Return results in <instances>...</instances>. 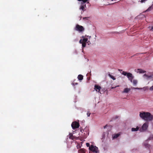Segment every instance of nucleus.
I'll list each match as a JSON object with an SVG mask.
<instances>
[{
    "label": "nucleus",
    "mask_w": 153,
    "mask_h": 153,
    "mask_svg": "<svg viewBox=\"0 0 153 153\" xmlns=\"http://www.w3.org/2000/svg\"><path fill=\"white\" fill-rule=\"evenodd\" d=\"M150 90H153V85L150 87Z\"/></svg>",
    "instance_id": "obj_27"
},
{
    "label": "nucleus",
    "mask_w": 153,
    "mask_h": 153,
    "mask_svg": "<svg viewBox=\"0 0 153 153\" xmlns=\"http://www.w3.org/2000/svg\"><path fill=\"white\" fill-rule=\"evenodd\" d=\"M81 5L80 7V9H81L83 11H85V8L86 7V5L85 4H81Z\"/></svg>",
    "instance_id": "obj_9"
},
{
    "label": "nucleus",
    "mask_w": 153,
    "mask_h": 153,
    "mask_svg": "<svg viewBox=\"0 0 153 153\" xmlns=\"http://www.w3.org/2000/svg\"><path fill=\"white\" fill-rule=\"evenodd\" d=\"M133 89H143V88H134V87H133Z\"/></svg>",
    "instance_id": "obj_22"
},
{
    "label": "nucleus",
    "mask_w": 153,
    "mask_h": 153,
    "mask_svg": "<svg viewBox=\"0 0 153 153\" xmlns=\"http://www.w3.org/2000/svg\"><path fill=\"white\" fill-rule=\"evenodd\" d=\"M122 74L124 76H127L129 80H130L131 82H132L134 85H136L137 84V80L134 79L132 81V79L134 78V76L131 73H127L125 71H123Z\"/></svg>",
    "instance_id": "obj_2"
},
{
    "label": "nucleus",
    "mask_w": 153,
    "mask_h": 153,
    "mask_svg": "<svg viewBox=\"0 0 153 153\" xmlns=\"http://www.w3.org/2000/svg\"><path fill=\"white\" fill-rule=\"evenodd\" d=\"M88 36H87L86 35H85V37L84 36H82V38H83V42L86 43L88 40V39L87 38V37H88Z\"/></svg>",
    "instance_id": "obj_11"
},
{
    "label": "nucleus",
    "mask_w": 153,
    "mask_h": 153,
    "mask_svg": "<svg viewBox=\"0 0 153 153\" xmlns=\"http://www.w3.org/2000/svg\"><path fill=\"white\" fill-rule=\"evenodd\" d=\"M101 88V87L98 85L96 84L94 85V89L96 91L100 93H101V92H100V91Z\"/></svg>",
    "instance_id": "obj_7"
},
{
    "label": "nucleus",
    "mask_w": 153,
    "mask_h": 153,
    "mask_svg": "<svg viewBox=\"0 0 153 153\" xmlns=\"http://www.w3.org/2000/svg\"><path fill=\"white\" fill-rule=\"evenodd\" d=\"M118 71H123V70H121V69H118Z\"/></svg>",
    "instance_id": "obj_30"
},
{
    "label": "nucleus",
    "mask_w": 153,
    "mask_h": 153,
    "mask_svg": "<svg viewBox=\"0 0 153 153\" xmlns=\"http://www.w3.org/2000/svg\"><path fill=\"white\" fill-rule=\"evenodd\" d=\"M86 146H87V147H89V148H90V147L91 146H90V144H89V143H86Z\"/></svg>",
    "instance_id": "obj_24"
},
{
    "label": "nucleus",
    "mask_w": 153,
    "mask_h": 153,
    "mask_svg": "<svg viewBox=\"0 0 153 153\" xmlns=\"http://www.w3.org/2000/svg\"><path fill=\"white\" fill-rule=\"evenodd\" d=\"M82 45L83 48L85 47L86 45V43L83 42L82 44Z\"/></svg>",
    "instance_id": "obj_19"
},
{
    "label": "nucleus",
    "mask_w": 153,
    "mask_h": 153,
    "mask_svg": "<svg viewBox=\"0 0 153 153\" xmlns=\"http://www.w3.org/2000/svg\"><path fill=\"white\" fill-rule=\"evenodd\" d=\"M89 18V17H83V19L88 20Z\"/></svg>",
    "instance_id": "obj_23"
},
{
    "label": "nucleus",
    "mask_w": 153,
    "mask_h": 153,
    "mask_svg": "<svg viewBox=\"0 0 153 153\" xmlns=\"http://www.w3.org/2000/svg\"><path fill=\"white\" fill-rule=\"evenodd\" d=\"M69 135V138L73 140H74L76 138V137L73 136V134L72 133H70Z\"/></svg>",
    "instance_id": "obj_10"
},
{
    "label": "nucleus",
    "mask_w": 153,
    "mask_h": 153,
    "mask_svg": "<svg viewBox=\"0 0 153 153\" xmlns=\"http://www.w3.org/2000/svg\"><path fill=\"white\" fill-rule=\"evenodd\" d=\"M151 30L153 31V25L151 27Z\"/></svg>",
    "instance_id": "obj_29"
},
{
    "label": "nucleus",
    "mask_w": 153,
    "mask_h": 153,
    "mask_svg": "<svg viewBox=\"0 0 153 153\" xmlns=\"http://www.w3.org/2000/svg\"><path fill=\"white\" fill-rule=\"evenodd\" d=\"M130 90L129 88H126L124 89V91H123V93H127Z\"/></svg>",
    "instance_id": "obj_12"
},
{
    "label": "nucleus",
    "mask_w": 153,
    "mask_h": 153,
    "mask_svg": "<svg viewBox=\"0 0 153 153\" xmlns=\"http://www.w3.org/2000/svg\"><path fill=\"white\" fill-rule=\"evenodd\" d=\"M143 76L145 77L147 79H149L152 77L151 76H149L146 75V74H144Z\"/></svg>",
    "instance_id": "obj_17"
},
{
    "label": "nucleus",
    "mask_w": 153,
    "mask_h": 153,
    "mask_svg": "<svg viewBox=\"0 0 153 153\" xmlns=\"http://www.w3.org/2000/svg\"><path fill=\"white\" fill-rule=\"evenodd\" d=\"M74 85H77L78 84V83H75V82H74L73 84Z\"/></svg>",
    "instance_id": "obj_28"
},
{
    "label": "nucleus",
    "mask_w": 153,
    "mask_h": 153,
    "mask_svg": "<svg viewBox=\"0 0 153 153\" xmlns=\"http://www.w3.org/2000/svg\"><path fill=\"white\" fill-rule=\"evenodd\" d=\"M79 126V123L76 121L73 122L71 124V126L74 130L78 128Z\"/></svg>",
    "instance_id": "obj_5"
},
{
    "label": "nucleus",
    "mask_w": 153,
    "mask_h": 153,
    "mask_svg": "<svg viewBox=\"0 0 153 153\" xmlns=\"http://www.w3.org/2000/svg\"><path fill=\"white\" fill-rule=\"evenodd\" d=\"M152 8V7H150L148 8L146 10V11H148L150 10Z\"/></svg>",
    "instance_id": "obj_20"
},
{
    "label": "nucleus",
    "mask_w": 153,
    "mask_h": 153,
    "mask_svg": "<svg viewBox=\"0 0 153 153\" xmlns=\"http://www.w3.org/2000/svg\"><path fill=\"white\" fill-rule=\"evenodd\" d=\"M108 75L113 80H115L116 79V78L114 77L111 75L110 74H108Z\"/></svg>",
    "instance_id": "obj_18"
},
{
    "label": "nucleus",
    "mask_w": 153,
    "mask_h": 153,
    "mask_svg": "<svg viewBox=\"0 0 153 153\" xmlns=\"http://www.w3.org/2000/svg\"><path fill=\"white\" fill-rule=\"evenodd\" d=\"M135 71L137 73H139L140 74L144 73L146 72L145 71H144L141 69H138L135 70Z\"/></svg>",
    "instance_id": "obj_8"
},
{
    "label": "nucleus",
    "mask_w": 153,
    "mask_h": 153,
    "mask_svg": "<svg viewBox=\"0 0 153 153\" xmlns=\"http://www.w3.org/2000/svg\"><path fill=\"white\" fill-rule=\"evenodd\" d=\"M79 43L81 44H82V43L83 42V39H80L79 41Z\"/></svg>",
    "instance_id": "obj_25"
},
{
    "label": "nucleus",
    "mask_w": 153,
    "mask_h": 153,
    "mask_svg": "<svg viewBox=\"0 0 153 153\" xmlns=\"http://www.w3.org/2000/svg\"><path fill=\"white\" fill-rule=\"evenodd\" d=\"M149 123L148 122H145L142 126V128L143 130L144 131L146 130L148 127Z\"/></svg>",
    "instance_id": "obj_6"
},
{
    "label": "nucleus",
    "mask_w": 153,
    "mask_h": 153,
    "mask_svg": "<svg viewBox=\"0 0 153 153\" xmlns=\"http://www.w3.org/2000/svg\"><path fill=\"white\" fill-rule=\"evenodd\" d=\"M79 1H81V4H85L88 0H77Z\"/></svg>",
    "instance_id": "obj_15"
},
{
    "label": "nucleus",
    "mask_w": 153,
    "mask_h": 153,
    "mask_svg": "<svg viewBox=\"0 0 153 153\" xmlns=\"http://www.w3.org/2000/svg\"><path fill=\"white\" fill-rule=\"evenodd\" d=\"M139 127L137 126L136 128H131V131H137L139 129Z\"/></svg>",
    "instance_id": "obj_16"
},
{
    "label": "nucleus",
    "mask_w": 153,
    "mask_h": 153,
    "mask_svg": "<svg viewBox=\"0 0 153 153\" xmlns=\"http://www.w3.org/2000/svg\"><path fill=\"white\" fill-rule=\"evenodd\" d=\"M115 88L114 87H112V88H112V89H113V88Z\"/></svg>",
    "instance_id": "obj_34"
},
{
    "label": "nucleus",
    "mask_w": 153,
    "mask_h": 153,
    "mask_svg": "<svg viewBox=\"0 0 153 153\" xmlns=\"http://www.w3.org/2000/svg\"><path fill=\"white\" fill-rule=\"evenodd\" d=\"M118 117L117 116H116V119L117 118H118Z\"/></svg>",
    "instance_id": "obj_33"
},
{
    "label": "nucleus",
    "mask_w": 153,
    "mask_h": 153,
    "mask_svg": "<svg viewBox=\"0 0 153 153\" xmlns=\"http://www.w3.org/2000/svg\"><path fill=\"white\" fill-rule=\"evenodd\" d=\"M91 114V113L89 111H88L87 112V114L88 117L90 116V115Z\"/></svg>",
    "instance_id": "obj_21"
},
{
    "label": "nucleus",
    "mask_w": 153,
    "mask_h": 153,
    "mask_svg": "<svg viewBox=\"0 0 153 153\" xmlns=\"http://www.w3.org/2000/svg\"><path fill=\"white\" fill-rule=\"evenodd\" d=\"M89 37V39H90L91 38V36H88Z\"/></svg>",
    "instance_id": "obj_32"
},
{
    "label": "nucleus",
    "mask_w": 153,
    "mask_h": 153,
    "mask_svg": "<svg viewBox=\"0 0 153 153\" xmlns=\"http://www.w3.org/2000/svg\"><path fill=\"white\" fill-rule=\"evenodd\" d=\"M145 146L146 147H149V145L148 144H145Z\"/></svg>",
    "instance_id": "obj_26"
},
{
    "label": "nucleus",
    "mask_w": 153,
    "mask_h": 153,
    "mask_svg": "<svg viewBox=\"0 0 153 153\" xmlns=\"http://www.w3.org/2000/svg\"><path fill=\"white\" fill-rule=\"evenodd\" d=\"M106 126H107V125H106V126H105L104 127V128H106Z\"/></svg>",
    "instance_id": "obj_31"
},
{
    "label": "nucleus",
    "mask_w": 153,
    "mask_h": 153,
    "mask_svg": "<svg viewBox=\"0 0 153 153\" xmlns=\"http://www.w3.org/2000/svg\"><path fill=\"white\" fill-rule=\"evenodd\" d=\"M140 116L142 119L146 121H151L153 119V116L148 112H140Z\"/></svg>",
    "instance_id": "obj_1"
},
{
    "label": "nucleus",
    "mask_w": 153,
    "mask_h": 153,
    "mask_svg": "<svg viewBox=\"0 0 153 153\" xmlns=\"http://www.w3.org/2000/svg\"><path fill=\"white\" fill-rule=\"evenodd\" d=\"M120 134H114L112 135L113 139H114L117 138L120 135Z\"/></svg>",
    "instance_id": "obj_14"
},
{
    "label": "nucleus",
    "mask_w": 153,
    "mask_h": 153,
    "mask_svg": "<svg viewBox=\"0 0 153 153\" xmlns=\"http://www.w3.org/2000/svg\"><path fill=\"white\" fill-rule=\"evenodd\" d=\"M89 150L96 153H98L99 152V150L98 148L96 146L91 145V146L89 148Z\"/></svg>",
    "instance_id": "obj_4"
},
{
    "label": "nucleus",
    "mask_w": 153,
    "mask_h": 153,
    "mask_svg": "<svg viewBox=\"0 0 153 153\" xmlns=\"http://www.w3.org/2000/svg\"><path fill=\"white\" fill-rule=\"evenodd\" d=\"M74 30H75L78 31L79 32H81L84 31L85 29L82 26L77 24L74 27Z\"/></svg>",
    "instance_id": "obj_3"
},
{
    "label": "nucleus",
    "mask_w": 153,
    "mask_h": 153,
    "mask_svg": "<svg viewBox=\"0 0 153 153\" xmlns=\"http://www.w3.org/2000/svg\"><path fill=\"white\" fill-rule=\"evenodd\" d=\"M83 76L82 75L79 74L77 78L79 80H82L83 79Z\"/></svg>",
    "instance_id": "obj_13"
}]
</instances>
